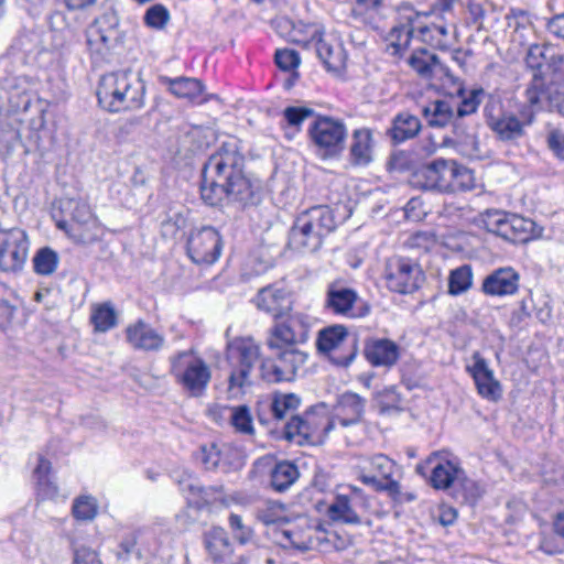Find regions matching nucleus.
Returning a JSON list of instances; mask_svg holds the SVG:
<instances>
[{
    "label": "nucleus",
    "mask_w": 564,
    "mask_h": 564,
    "mask_svg": "<svg viewBox=\"0 0 564 564\" xmlns=\"http://www.w3.org/2000/svg\"><path fill=\"white\" fill-rule=\"evenodd\" d=\"M245 158L238 141H225L213 153L202 171L200 196L209 206H217L224 199L247 205L253 197L254 188L243 173Z\"/></svg>",
    "instance_id": "obj_1"
},
{
    "label": "nucleus",
    "mask_w": 564,
    "mask_h": 564,
    "mask_svg": "<svg viewBox=\"0 0 564 564\" xmlns=\"http://www.w3.org/2000/svg\"><path fill=\"white\" fill-rule=\"evenodd\" d=\"M97 98L109 112L133 111L144 106L145 85L131 69H120L101 76Z\"/></svg>",
    "instance_id": "obj_2"
},
{
    "label": "nucleus",
    "mask_w": 564,
    "mask_h": 564,
    "mask_svg": "<svg viewBox=\"0 0 564 564\" xmlns=\"http://www.w3.org/2000/svg\"><path fill=\"white\" fill-rule=\"evenodd\" d=\"M423 13L414 10L410 4H403L398 10V24L392 29L391 45L395 53L408 48L413 36L440 50L449 46V31L445 23L435 24L424 22Z\"/></svg>",
    "instance_id": "obj_3"
},
{
    "label": "nucleus",
    "mask_w": 564,
    "mask_h": 564,
    "mask_svg": "<svg viewBox=\"0 0 564 564\" xmlns=\"http://www.w3.org/2000/svg\"><path fill=\"white\" fill-rule=\"evenodd\" d=\"M412 183L425 191L455 193L473 189L475 177L471 170L455 160L435 159L413 173Z\"/></svg>",
    "instance_id": "obj_4"
},
{
    "label": "nucleus",
    "mask_w": 564,
    "mask_h": 564,
    "mask_svg": "<svg viewBox=\"0 0 564 564\" xmlns=\"http://www.w3.org/2000/svg\"><path fill=\"white\" fill-rule=\"evenodd\" d=\"M226 360L229 367L228 389L234 395L250 387L260 372V346L251 337H237L228 341Z\"/></svg>",
    "instance_id": "obj_5"
},
{
    "label": "nucleus",
    "mask_w": 564,
    "mask_h": 564,
    "mask_svg": "<svg viewBox=\"0 0 564 564\" xmlns=\"http://www.w3.org/2000/svg\"><path fill=\"white\" fill-rule=\"evenodd\" d=\"M335 228L333 212L327 206H314L296 217L290 231L289 245L299 252L313 253Z\"/></svg>",
    "instance_id": "obj_6"
},
{
    "label": "nucleus",
    "mask_w": 564,
    "mask_h": 564,
    "mask_svg": "<svg viewBox=\"0 0 564 564\" xmlns=\"http://www.w3.org/2000/svg\"><path fill=\"white\" fill-rule=\"evenodd\" d=\"M335 421L325 404L312 406L302 415L292 416L284 423V438L299 445L322 444L334 429Z\"/></svg>",
    "instance_id": "obj_7"
},
{
    "label": "nucleus",
    "mask_w": 564,
    "mask_h": 564,
    "mask_svg": "<svg viewBox=\"0 0 564 564\" xmlns=\"http://www.w3.org/2000/svg\"><path fill=\"white\" fill-rule=\"evenodd\" d=\"M171 373L176 382L194 397L206 390L212 379L208 364L193 350H183L169 358Z\"/></svg>",
    "instance_id": "obj_8"
},
{
    "label": "nucleus",
    "mask_w": 564,
    "mask_h": 564,
    "mask_svg": "<svg viewBox=\"0 0 564 564\" xmlns=\"http://www.w3.org/2000/svg\"><path fill=\"white\" fill-rule=\"evenodd\" d=\"M369 508L370 498L361 488L351 484L339 485L326 509V516L336 523L360 525L364 520L359 510L367 511Z\"/></svg>",
    "instance_id": "obj_9"
},
{
    "label": "nucleus",
    "mask_w": 564,
    "mask_h": 564,
    "mask_svg": "<svg viewBox=\"0 0 564 564\" xmlns=\"http://www.w3.org/2000/svg\"><path fill=\"white\" fill-rule=\"evenodd\" d=\"M484 115L488 127L502 141H516L524 135V129L534 119V111L522 109L519 117L506 112L500 99L489 97L484 107Z\"/></svg>",
    "instance_id": "obj_10"
},
{
    "label": "nucleus",
    "mask_w": 564,
    "mask_h": 564,
    "mask_svg": "<svg viewBox=\"0 0 564 564\" xmlns=\"http://www.w3.org/2000/svg\"><path fill=\"white\" fill-rule=\"evenodd\" d=\"M395 471L394 460L383 454H376L359 466L357 479L377 492H386L392 499H400L401 485L393 477Z\"/></svg>",
    "instance_id": "obj_11"
},
{
    "label": "nucleus",
    "mask_w": 564,
    "mask_h": 564,
    "mask_svg": "<svg viewBox=\"0 0 564 564\" xmlns=\"http://www.w3.org/2000/svg\"><path fill=\"white\" fill-rule=\"evenodd\" d=\"M119 40V17L113 10L96 18L86 30L87 48L95 63L106 61Z\"/></svg>",
    "instance_id": "obj_12"
},
{
    "label": "nucleus",
    "mask_w": 564,
    "mask_h": 564,
    "mask_svg": "<svg viewBox=\"0 0 564 564\" xmlns=\"http://www.w3.org/2000/svg\"><path fill=\"white\" fill-rule=\"evenodd\" d=\"M63 207L70 212V220H58L56 226L76 243H91L101 235L97 218L93 215L88 204L67 199Z\"/></svg>",
    "instance_id": "obj_13"
},
{
    "label": "nucleus",
    "mask_w": 564,
    "mask_h": 564,
    "mask_svg": "<svg viewBox=\"0 0 564 564\" xmlns=\"http://www.w3.org/2000/svg\"><path fill=\"white\" fill-rule=\"evenodd\" d=\"M431 468L430 484L438 490L448 489L452 486L459 485L465 489L474 488V481L468 479L458 459L443 458L438 453H433L424 464L416 465V473L423 477Z\"/></svg>",
    "instance_id": "obj_14"
},
{
    "label": "nucleus",
    "mask_w": 564,
    "mask_h": 564,
    "mask_svg": "<svg viewBox=\"0 0 564 564\" xmlns=\"http://www.w3.org/2000/svg\"><path fill=\"white\" fill-rule=\"evenodd\" d=\"M308 137L324 158H336L345 149L347 128L340 119L318 116L308 128Z\"/></svg>",
    "instance_id": "obj_15"
},
{
    "label": "nucleus",
    "mask_w": 564,
    "mask_h": 564,
    "mask_svg": "<svg viewBox=\"0 0 564 564\" xmlns=\"http://www.w3.org/2000/svg\"><path fill=\"white\" fill-rule=\"evenodd\" d=\"M273 356L262 359L260 377L267 382L292 381L297 371L304 367L307 354L290 346L272 349Z\"/></svg>",
    "instance_id": "obj_16"
},
{
    "label": "nucleus",
    "mask_w": 564,
    "mask_h": 564,
    "mask_svg": "<svg viewBox=\"0 0 564 564\" xmlns=\"http://www.w3.org/2000/svg\"><path fill=\"white\" fill-rule=\"evenodd\" d=\"M318 352L327 356L335 365L346 367L356 357V338L349 336L344 325H330L318 332Z\"/></svg>",
    "instance_id": "obj_17"
},
{
    "label": "nucleus",
    "mask_w": 564,
    "mask_h": 564,
    "mask_svg": "<svg viewBox=\"0 0 564 564\" xmlns=\"http://www.w3.org/2000/svg\"><path fill=\"white\" fill-rule=\"evenodd\" d=\"M324 310L345 318H362L370 312L369 305L359 296L356 290L339 281L330 282L325 292Z\"/></svg>",
    "instance_id": "obj_18"
},
{
    "label": "nucleus",
    "mask_w": 564,
    "mask_h": 564,
    "mask_svg": "<svg viewBox=\"0 0 564 564\" xmlns=\"http://www.w3.org/2000/svg\"><path fill=\"white\" fill-rule=\"evenodd\" d=\"M311 326L307 314L290 311L283 318L276 319L268 339V347L280 349L281 346L294 347L304 344L308 339Z\"/></svg>",
    "instance_id": "obj_19"
},
{
    "label": "nucleus",
    "mask_w": 564,
    "mask_h": 564,
    "mask_svg": "<svg viewBox=\"0 0 564 564\" xmlns=\"http://www.w3.org/2000/svg\"><path fill=\"white\" fill-rule=\"evenodd\" d=\"M305 36L294 39L305 46L313 45L318 58L328 70L338 72L344 68L346 63V53L340 43L333 37H326L322 26L317 24L305 25Z\"/></svg>",
    "instance_id": "obj_20"
},
{
    "label": "nucleus",
    "mask_w": 564,
    "mask_h": 564,
    "mask_svg": "<svg viewBox=\"0 0 564 564\" xmlns=\"http://www.w3.org/2000/svg\"><path fill=\"white\" fill-rule=\"evenodd\" d=\"M384 279L389 290L408 294L419 289L423 273L417 263L409 258L392 257L387 260Z\"/></svg>",
    "instance_id": "obj_21"
},
{
    "label": "nucleus",
    "mask_w": 564,
    "mask_h": 564,
    "mask_svg": "<svg viewBox=\"0 0 564 564\" xmlns=\"http://www.w3.org/2000/svg\"><path fill=\"white\" fill-rule=\"evenodd\" d=\"M223 250L219 232L212 226L193 230L187 239L186 251L189 259L196 264L215 263Z\"/></svg>",
    "instance_id": "obj_22"
},
{
    "label": "nucleus",
    "mask_w": 564,
    "mask_h": 564,
    "mask_svg": "<svg viewBox=\"0 0 564 564\" xmlns=\"http://www.w3.org/2000/svg\"><path fill=\"white\" fill-rule=\"evenodd\" d=\"M26 232L19 228L0 231V269L17 272L25 263L29 252Z\"/></svg>",
    "instance_id": "obj_23"
},
{
    "label": "nucleus",
    "mask_w": 564,
    "mask_h": 564,
    "mask_svg": "<svg viewBox=\"0 0 564 564\" xmlns=\"http://www.w3.org/2000/svg\"><path fill=\"white\" fill-rule=\"evenodd\" d=\"M471 361L466 366V371L473 378L478 394L490 402L499 401L502 397V387L495 378L494 370L489 368L487 360L475 351Z\"/></svg>",
    "instance_id": "obj_24"
},
{
    "label": "nucleus",
    "mask_w": 564,
    "mask_h": 564,
    "mask_svg": "<svg viewBox=\"0 0 564 564\" xmlns=\"http://www.w3.org/2000/svg\"><path fill=\"white\" fill-rule=\"evenodd\" d=\"M256 306L274 319L283 318L291 311V297L286 290L276 285L262 288L253 299Z\"/></svg>",
    "instance_id": "obj_25"
},
{
    "label": "nucleus",
    "mask_w": 564,
    "mask_h": 564,
    "mask_svg": "<svg viewBox=\"0 0 564 564\" xmlns=\"http://www.w3.org/2000/svg\"><path fill=\"white\" fill-rule=\"evenodd\" d=\"M520 275L511 267L499 268L488 274L481 285V291L489 296H508L517 293Z\"/></svg>",
    "instance_id": "obj_26"
},
{
    "label": "nucleus",
    "mask_w": 564,
    "mask_h": 564,
    "mask_svg": "<svg viewBox=\"0 0 564 564\" xmlns=\"http://www.w3.org/2000/svg\"><path fill=\"white\" fill-rule=\"evenodd\" d=\"M126 337L131 347L137 350L159 351L165 344L164 336L142 321L129 325Z\"/></svg>",
    "instance_id": "obj_27"
},
{
    "label": "nucleus",
    "mask_w": 564,
    "mask_h": 564,
    "mask_svg": "<svg viewBox=\"0 0 564 564\" xmlns=\"http://www.w3.org/2000/svg\"><path fill=\"white\" fill-rule=\"evenodd\" d=\"M376 142L369 128L355 129L350 137L348 160L352 166H368L375 156Z\"/></svg>",
    "instance_id": "obj_28"
},
{
    "label": "nucleus",
    "mask_w": 564,
    "mask_h": 564,
    "mask_svg": "<svg viewBox=\"0 0 564 564\" xmlns=\"http://www.w3.org/2000/svg\"><path fill=\"white\" fill-rule=\"evenodd\" d=\"M421 113L427 124L435 128H444L454 124L455 133L459 134V126L455 116V106L447 99H435L423 105Z\"/></svg>",
    "instance_id": "obj_29"
},
{
    "label": "nucleus",
    "mask_w": 564,
    "mask_h": 564,
    "mask_svg": "<svg viewBox=\"0 0 564 564\" xmlns=\"http://www.w3.org/2000/svg\"><path fill=\"white\" fill-rule=\"evenodd\" d=\"M365 356L372 366H393L400 357V347L387 338H372L365 345Z\"/></svg>",
    "instance_id": "obj_30"
},
{
    "label": "nucleus",
    "mask_w": 564,
    "mask_h": 564,
    "mask_svg": "<svg viewBox=\"0 0 564 564\" xmlns=\"http://www.w3.org/2000/svg\"><path fill=\"white\" fill-rule=\"evenodd\" d=\"M161 83L177 98L187 99L188 101L202 104L206 100L204 97L203 83L193 77H161Z\"/></svg>",
    "instance_id": "obj_31"
},
{
    "label": "nucleus",
    "mask_w": 564,
    "mask_h": 564,
    "mask_svg": "<svg viewBox=\"0 0 564 564\" xmlns=\"http://www.w3.org/2000/svg\"><path fill=\"white\" fill-rule=\"evenodd\" d=\"M366 400L354 392H345L338 399L336 419L343 426L360 422L365 412Z\"/></svg>",
    "instance_id": "obj_32"
},
{
    "label": "nucleus",
    "mask_w": 564,
    "mask_h": 564,
    "mask_svg": "<svg viewBox=\"0 0 564 564\" xmlns=\"http://www.w3.org/2000/svg\"><path fill=\"white\" fill-rule=\"evenodd\" d=\"M300 477L297 466L289 460L276 463L270 471V486L276 492L286 491Z\"/></svg>",
    "instance_id": "obj_33"
},
{
    "label": "nucleus",
    "mask_w": 564,
    "mask_h": 564,
    "mask_svg": "<svg viewBox=\"0 0 564 564\" xmlns=\"http://www.w3.org/2000/svg\"><path fill=\"white\" fill-rule=\"evenodd\" d=\"M551 48L547 45L533 44L529 47L525 63L532 69H540L546 62L555 73L564 70V55H549Z\"/></svg>",
    "instance_id": "obj_34"
},
{
    "label": "nucleus",
    "mask_w": 564,
    "mask_h": 564,
    "mask_svg": "<svg viewBox=\"0 0 564 564\" xmlns=\"http://www.w3.org/2000/svg\"><path fill=\"white\" fill-rule=\"evenodd\" d=\"M421 130V122L416 116L401 112L393 119L389 134L397 143L414 138Z\"/></svg>",
    "instance_id": "obj_35"
},
{
    "label": "nucleus",
    "mask_w": 564,
    "mask_h": 564,
    "mask_svg": "<svg viewBox=\"0 0 564 564\" xmlns=\"http://www.w3.org/2000/svg\"><path fill=\"white\" fill-rule=\"evenodd\" d=\"M315 115L314 110L304 106H290L282 112L281 127L285 137L292 140L302 129L303 122Z\"/></svg>",
    "instance_id": "obj_36"
},
{
    "label": "nucleus",
    "mask_w": 564,
    "mask_h": 564,
    "mask_svg": "<svg viewBox=\"0 0 564 564\" xmlns=\"http://www.w3.org/2000/svg\"><path fill=\"white\" fill-rule=\"evenodd\" d=\"M301 405V399L294 393H275L270 403L272 419L276 422L291 420Z\"/></svg>",
    "instance_id": "obj_37"
},
{
    "label": "nucleus",
    "mask_w": 564,
    "mask_h": 564,
    "mask_svg": "<svg viewBox=\"0 0 564 564\" xmlns=\"http://www.w3.org/2000/svg\"><path fill=\"white\" fill-rule=\"evenodd\" d=\"M206 549L216 562L225 561L232 553L227 533L221 528H213L205 539Z\"/></svg>",
    "instance_id": "obj_38"
},
{
    "label": "nucleus",
    "mask_w": 564,
    "mask_h": 564,
    "mask_svg": "<svg viewBox=\"0 0 564 564\" xmlns=\"http://www.w3.org/2000/svg\"><path fill=\"white\" fill-rule=\"evenodd\" d=\"M409 64L420 76L425 78H431L437 69H443L438 57L424 48L414 51L409 58Z\"/></svg>",
    "instance_id": "obj_39"
},
{
    "label": "nucleus",
    "mask_w": 564,
    "mask_h": 564,
    "mask_svg": "<svg viewBox=\"0 0 564 564\" xmlns=\"http://www.w3.org/2000/svg\"><path fill=\"white\" fill-rule=\"evenodd\" d=\"M231 454L232 448L227 445L219 447L216 444H210L209 446L202 447V463L206 469L228 473L231 470L232 463H221V457Z\"/></svg>",
    "instance_id": "obj_40"
},
{
    "label": "nucleus",
    "mask_w": 564,
    "mask_h": 564,
    "mask_svg": "<svg viewBox=\"0 0 564 564\" xmlns=\"http://www.w3.org/2000/svg\"><path fill=\"white\" fill-rule=\"evenodd\" d=\"M90 322L96 332L106 333L117 325V315L110 303L98 304L93 307Z\"/></svg>",
    "instance_id": "obj_41"
},
{
    "label": "nucleus",
    "mask_w": 564,
    "mask_h": 564,
    "mask_svg": "<svg viewBox=\"0 0 564 564\" xmlns=\"http://www.w3.org/2000/svg\"><path fill=\"white\" fill-rule=\"evenodd\" d=\"M98 502L91 495H80L73 500L72 514L83 522L93 521L98 514Z\"/></svg>",
    "instance_id": "obj_42"
},
{
    "label": "nucleus",
    "mask_w": 564,
    "mask_h": 564,
    "mask_svg": "<svg viewBox=\"0 0 564 564\" xmlns=\"http://www.w3.org/2000/svg\"><path fill=\"white\" fill-rule=\"evenodd\" d=\"M485 95L482 88L473 89L467 95H465L464 88L458 89V96L462 98L460 102L455 106V116L458 121L463 117L473 115L477 111L481 98Z\"/></svg>",
    "instance_id": "obj_43"
},
{
    "label": "nucleus",
    "mask_w": 564,
    "mask_h": 564,
    "mask_svg": "<svg viewBox=\"0 0 564 564\" xmlns=\"http://www.w3.org/2000/svg\"><path fill=\"white\" fill-rule=\"evenodd\" d=\"M473 284V272L468 264L460 265L453 270L448 280V292L453 295L468 291Z\"/></svg>",
    "instance_id": "obj_44"
},
{
    "label": "nucleus",
    "mask_w": 564,
    "mask_h": 564,
    "mask_svg": "<svg viewBox=\"0 0 564 564\" xmlns=\"http://www.w3.org/2000/svg\"><path fill=\"white\" fill-rule=\"evenodd\" d=\"M225 410L230 412V423L235 427L236 432L248 435L253 433L254 429L252 415L250 409L247 405L225 408Z\"/></svg>",
    "instance_id": "obj_45"
},
{
    "label": "nucleus",
    "mask_w": 564,
    "mask_h": 564,
    "mask_svg": "<svg viewBox=\"0 0 564 564\" xmlns=\"http://www.w3.org/2000/svg\"><path fill=\"white\" fill-rule=\"evenodd\" d=\"M257 519L262 523L275 524L285 520V508L278 501L268 500L262 502L256 511Z\"/></svg>",
    "instance_id": "obj_46"
},
{
    "label": "nucleus",
    "mask_w": 564,
    "mask_h": 564,
    "mask_svg": "<svg viewBox=\"0 0 564 564\" xmlns=\"http://www.w3.org/2000/svg\"><path fill=\"white\" fill-rule=\"evenodd\" d=\"M58 264V254L51 248L40 249L33 258V268L37 274L50 275Z\"/></svg>",
    "instance_id": "obj_47"
},
{
    "label": "nucleus",
    "mask_w": 564,
    "mask_h": 564,
    "mask_svg": "<svg viewBox=\"0 0 564 564\" xmlns=\"http://www.w3.org/2000/svg\"><path fill=\"white\" fill-rule=\"evenodd\" d=\"M377 403L381 414L399 413L403 411L401 395L393 387L384 388L379 392Z\"/></svg>",
    "instance_id": "obj_48"
},
{
    "label": "nucleus",
    "mask_w": 564,
    "mask_h": 564,
    "mask_svg": "<svg viewBox=\"0 0 564 564\" xmlns=\"http://www.w3.org/2000/svg\"><path fill=\"white\" fill-rule=\"evenodd\" d=\"M281 533L284 536V539L286 540V542L291 546H293L297 550L305 551V550H310L313 547V538H312L310 528L285 529V530H282Z\"/></svg>",
    "instance_id": "obj_49"
},
{
    "label": "nucleus",
    "mask_w": 564,
    "mask_h": 564,
    "mask_svg": "<svg viewBox=\"0 0 564 564\" xmlns=\"http://www.w3.org/2000/svg\"><path fill=\"white\" fill-rule=\"evenodd\" d=\"M72 564H102L99 554L93 547L78 544L76 541H72Z\"/></svg>",
    "instance_id": "obj_50"
},
{
    "label": "nucleus",
    "mask_w": 564,
    "mask_h": 564,
    "mask_svg": "<svg viewBox=\"0 0 564 564\" xmlns=\"http://www.w3.org/2000/svg\"><path fill=\"white\" fill-rule=\"evenodd\" d=\"M170 20V12L163 4L150 7L144 14V22L153 29H163Z\"/></svg>",
    "instance_id": "obj_51"
},
{
    "label": "nucleus",
    "mask_w": 564,
    "mask_h": 564,
    "mask_svg": "<svg viewBox=\"0 0 564 564\" xmlns=\"http://www.w3.org/2000/svg\"><path fill=\"white\" fill-rule=\"evenodd\" d=\"M534 228V223L524 217L513 215L511 242H524L529 240Z\"/></svg>",
    "instance_id": "obj_52"
},
{
    "label": "nucleus",
    "mask_w": 564,
    "mask_h": 564,
    "mask_svg": "<svg viewBox=\"0 0 564 564\" xmlns=\"http://www.w3.org/2000/svg\"><path fill=\"white\" fill-rule=\"evenodd\" d=\"M506 215V212L499 209H487L479 215V221L487 231L498 236Z\"/></svg>",
    "instance_id": "obj_53"
},
{
    "label": "nucleus",
    "mask_w": 564,
    "mask_h": 564,
    "mask_svg": "<svg viewBox=\"0 0 564 564\" xmlns=\"http://www.w3.org/2000/svg\"><path fill=\"white\" fill-rule=\"evenodd\" d=\"M458 0H433L431 8L426 12H422L425 19L435 15L442 20L453 17L454 7Z\"/></svg>",
    "instance_id": "obj_54"
},
{
    "label": "nucleus",
    "mask_w": 564,
    "mask_h": 564,
    "mask_svg": "<svg viewBox=\"0 0 564 564\" xmlns=\"http://www.w3.org/2000/svg\"><path fill=\"white\" fill-rule=\"evenodd\" d=\"M274 57L278 67L285 72L297 68L301 62L299 53L289 48L278 50Z\"/></svg>",
    "instance_id": "obj_55"
},
{
    "label": "nucleus",
    "mask_w": 564,
    "mask_h": 564,
    "mask_svg": "<svg viewBox=\"0 0 564 564\" xmlns=\"http://www.w3.org/2000/svg\"><path fill=\"white\" fill-rule=\"evenodd\" d=\"M229 525L235 533V538L241 544H246L250 541L252 531L250 528L246 527L242 523V519L240 516L231 513L229 516Z\"/></svg>",
    "instance_id": "obj_56"
},
{
    "label": "nucleus",
    "mask_w": 564,
    "mask_h": 564,
    "mask_svg": "<svg viewBox=\"0 0 564 564\" xmlns=\"http://www.w3.org/2000/svg\"><path fill=\"white\" fill-rule=\"evenodd\" d=\"M539 549L547 555H556L564 552V540L555 536H543Z\"/></svg>",
    "instance_id": "obj_57"
},
{
    "label": "nucleus",
    "mask_w": 564,
    "mask_h": 564,
    "mask_svg": "<svg viewBox=\"0 0 564 564\" xmlns=\"http://www.w3.org/2000/svg\"><path fill=\"white\" fill-rule=\"evenodd\" d=\"M549 148L554 154L564 161V132L560 130H553L547 135Z\"/></svg>",
    "instance_id": "obj_58"
},
{
    "label": "nucleus",
    "mask_w": 564,
    "mask_h": 564,
    "mask_svg": "<svg viewBox=\"0 0 564 564\" xmlns=\"http://www.w3.org/2000/svg\"><path fill=\"white\" fill-rule=\"evenodd\" d=\"M17 306L0 297V328L9 326L15 314Z\"/></svg>",
    "instance_id": "obj_59"
},
{
    "label": "nucleus",
    "mask_w": 564,
    "mask_h": 564,
    "mask_svg": "<svg viewBox=\"0 0 564 564\" xmlns=\"http://www.w3.org/2000/svg\"><path fill=\"white\" fill-rule=\"evenodd\" d=\"M386 0H355L352 12L356 14H365L372 11H378Z\"/></svg>",
    "instance_id": "obj_60"
},
{
    "label": "nucleus",
    "mask_w": 564,
    "mask_h": 564,
    "mask_svg": "<svg viewBox=\"0 0 564 564\" xmlns=\"http://www.w3.org/2000/svg\"><path fill=\"white\" fill-rule=\"evenodd\" d=\"M9 101L11 104V107L14 111L19 112H25L29 110L31 106L32 98L30 94L26 91L20 93L17 96L11 95L9 98Z\"/></svg>",
    "instance_id": "obj_61"
},
{
    "label": "nucleus",
    "mask_w": 564,
    "mask_h": 564,
    "mask_svg": "<svg viewBox=\"0 0 564 564\" xmlns=\"http://www.w3.org/2000/svg\"><path fill=\"white\" fill-rule=\"evenodd\" d=\"M39 495L43 499H54L58 495L57 486L51 480V478L42 479L36 481Z\"/></svg>",
    "instance_id": "obj_62"
},
{
    "label": "nucleus",
    "mask_w": 564,
    "mask_h": 564,
    "mask_svg": "<svg viewBox=\"0 0 564 564\" xmlns=\"http://www.w3.org/2000/svg\"><path fill=\"white\" fill-rule=\"evenodd\" d=\"M464 142H465V148L466 149H463L462 152L471 158V159H479L481 156L480 154V150H479V144H478V141H477V138L475 134H470V133H467L464 138Z\"/></svg>",
    "instance_id": "obj_63"
},
{
    "label": "nucleus",
    "mask_w": 564,
    "mask_h": 564,
    "mask_svg": "<svg viewBox=\"0 0 564 564\" xmlns=\"http://www.w3.org/2000/svg\"><path fill=\"white\" fill-rule=\"evenodd\" d=\"M547 31L558 39L564 40V13L550 19L546 24Z\"/></svg>",
    "instance_id": "obj_64"
}]
</instances>
